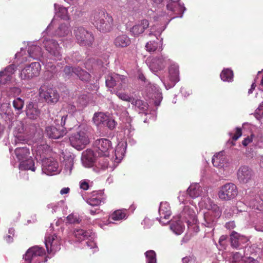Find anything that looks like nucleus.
Wrapping results in <instances>:
<instances>
[{"label": "nucleus", "mask_w": 263, "mask_h": 263, "mask_svg": "<svg viewBox=\"0 0 263 263\" xmlns=\"http://www.w3.org/2000/svg\"><path fill=\"white\" fill-rule=\"evenodd\" d=\"M93 24L97 29L103 32H110L113 28L114 20L111 15L104 11H95L92 15Z\"/></svg>", "instance_id": "obj_1"}, {"label": "nucleus", "mask_w": 263, "mask_h": 263, "mask_svg": "<svg viewBox=\"0 0 263 263\" xmlns=\"http://www.w3.org/2000/svg\"><path fill=\"white\" fill-rule=\"evenodd\" d=\"M77 43L81 46L86 47H92L95 41L93 33L83 27H75L73 30Z\"/></svg>", "instance_id": "obj_2"}, {"label": "nucleus", "mask_w": 263, "mask_h": 263, "mask_svg": "<svg viewBox=\"0 0 263 263\" xmlns=\"http://www.w3.org/2000/svg\"><path fill=\"white\" fill-rule=\"evenodd\" d=\"M71 145L78 150L84 149L90 142L89 133L86 130H79L69 137Z\"/></svg>", "instance_id": "obj_3"}, {"label": "nucleus", "mask_w": 263, "mask_h": 263, "mask_svg": "<svg viewBox=\"0 0 263 263\" xmlns=\"http://www.w3.org/2000/svg\"><path fill=\"white\" fill-rule=\"evenodd\" d=\"M39 96L43 99L48 104H55L60 99V95L58 91L48 84L41 85L39 91Z\"/></svg>", "instance_id": "obj_4"}, {"label": "nucleus", "mask_w": 263, "mask_h": 263, "mask_svg": "<svg viewBox=\"0 0 263 263\" xmlns=\"http://www.w3.org/2000/svg\"><path fill=\"white\" fill-rule=\"evenodd\" d=\"M51 149L47 144L38 145L36 149L35 159L36 163L42 164H51L53 158L51 157Z\"/></svg>", "instance_id": "obj_5"}, {"label": "nucleus", "mask_w": 263, "mask_h": 263, "mask_svg": "<svg viewBox=\"0 0 263 263\" xmlns=\"http://www.w3.org/2000/svg\"><path fill=\"white\" fill-rule=\"evenodd\" d=\"M106 85L109 88H113L117 85L116 93L118 91L122 92V90H125L127 87V79L123 76L115 73H110L106 76Z\"/></svg>", "instance_id": "obj_6"}, {"label": "nucleus", "mask_w": 263, "mask_h": 263, "mask_svg": "<svg viewBox=\"0 0 263 263\" xmlns=\"http://www.w3.org/2000/svg\"><path fill=\"white\" fill-rule=\"evenodd\" d=\"M238 194V189L233 183H227L220 186L218 191V198L222 201H229L234 199Z\"/></svg>", "instance_id": "obj_7"}, {"label": "nucleus", "mask_w": 263, "mask_h": 263, "mask_svg": "<svg viewBox=\"0 0 263 263\" xmlns=\"http://www.w3.org/2000/svg\"><path fill=\"white\" fill-rule=\"evenodd\" d=\"M116 95L123 101L131 102L139 113H145L148 109V104L142 100L135 99L132 96L120 91L116 92Z\"/></svg>", "instance_id": "obj_8"}, {"label": "nucleus", "mask_w": 263, "mask_h": 263, "mask_svg": "<svg viewBox=\"0 0 263 263\" xmlns=\"http://www.w3.org/2000/svg\"><path fill=\"white\" fill-rule=\"evenodd\" d=\"M93 147L99 156L105 157L109 156V152L112 148L111 142L106 138L96 140L93 143Z\"/></svg>", "instance_id": "obj_9"}, {"label": "nucleus", "mask_w": 263, "mask_h": 263, "mask_svg": "<svg viewBox=\"0 0 263 263\" xmlns=\"http://www.w3.org/2000/svg\"><path fill=\"white\" fill-rule=\"evenodd\" d=\"M41 70V65L38 62H32L25 66L21 71L20 77L22 80H29L37 77Z\"/></svg>", "instance_id": "obj_10"}, {"label": "nucleus", "mask_w": 263, "mask_h": 263, "mask_svg": "<svg viewBox=\"0 0 263 263\" xmlns=\"http://www.w3.org/2000/svg\"><path fill=\"white\" fill-rule=\"evenodd\" d=\"M45 243L48 253H54L61 249V239L55 234H48L45 237Z\"/></svg>", "instance_id": "obj_11"}, {"label": "nucleus", "mask_w": 263, "mask_h": 263, "mask_svg": "<svg viewBox=\"0 0 263 263\" xmlns=\"http://www.w3.org/2000/svg\"><path fill=\"white\" fill-rule=\"evenodd\" d=\"M146 63L154 72L163 70L167 64L166 61L162 56L149 57L146 60Z\"/></svg>", "instance_id": "obj_12"}, {"label": "nucleus", "mask_w": 263, "mask_h": 263, "mask_svg": "<svg viewBox=\"0 0 263 263\" xmlns=\"http://www.w3.org/2000/svg\"><path fill=\"white\" fill-rule=\"evenodd\" d=\"M43 44L46 50L55 59H61V48L57 41L52 39H46L43 41Z\"/></svg>", "instance_id": "obj_13"}, {"label": "nucleus", "mask_w": 263, "mask_h": 263, "mask_svg": "<svg viewBox=\"0 0 263 263\" xmlns=\"http://www.w3.org/2000/svg\"><path fill=\"white\" fill-rule=\"evenodd\" d=\"M45 254V250L43 248L39 246H33L27 250L24 258L28 263H31L34 260L39 261L36 258L42 257Z\"/></svg>", "instance_id": "obj_14"}, {"label": "nucleus", "mask_w": 263, "mask_h": 263, "mask_svg": "<svg viewBox=\"0 0 263 263\" xmlns=\"http://www.w3.org/2000/svg\"><path fill=\"white\" fill-rule=\"evenodd\" d=\"M14 153L17 159L20 162V164H24V163L27 162V164H34L35 162H32L30 159L31 157L30 156V151L29 149L26 147H17Z\"/></svg>", "instance_id": "obj_15"}, {"label": "nucleus", "mask_w": 263, "mask_h": 263, "mask_svg": "<svg viewBox=\"0 0 263 263\" xmlns=\"http://www.w3.org/2000/svg\"><path fill=\"white\" fill-rule=\"evenodd\" d=\"M253 173L247 165L241 166L238 171L237 178L239 181L243 183H247L253 179Z\"/></svg>", "instance_id": "obj_16"}, {"label": "nucleus", "mask_w": 263, "mask_h": 263, "mask_svg": "<svg viewBox=\"0 0 263 263\" xmlns=\"http://www.w3.org/2000/svg\"><path fill=\"white\" fill-rule=\"evenodd\" d=\"M16 68L15 65L11 64L6 67L4 70L0 71V84H5L10 82Z\"/></svg>", "instance_id": "obj_17"}, {"label": "nucleus", "mask_w": 263, "mask_h": 263, "mask_svg": "<svg viewBox=\"0 0 263 263\" xmlns=\"http://www.w3.org/2000/svg\"><path fill=\"white\" fill-rule=\"evenodd\" d=\"M149 23L146 19L142 20L138 24L134 25L129 29L130 35L134 37H138L143 33L149 26Z\"/></svg>", "instance_id": "obj_18"}, {"label": "nucleus", "mask_w": 263, "mask_h": 263, "mask_svg": "<svg viewBox=\"0 0 263 263\" xmlns=\"http://www.w3.org/2000/svg\"><path fill=\"white\" fill-rule=\"evenodd\" d=\"M25 112L27 117L32 120L37 119L41 114V111L37 105L32 102H29L26 105Z\"/></svg>", "instance_id": "obj_19"}, {"label": "nucleus", "mask_w": 263, "mask_h": 263, "mask_svg": "<svg viewBox=\"0 0 263 263\" xmlns=\"http://www.w3.org/2000/svg\"><path fill=\"white\" fill-rule=\"evenodd\" d=\"M46 133L47 136L50 138L59 139L66 134V132L63 129H58L52 126H49L46 128Z\"/></svg>", "instance_id": "obj_20"}, {"label": "nucleus", "mask_w": 263, "mask_h": 263, "mask_svg": "<svg viewBox=\"0 0 263 263\" xmlns=\"http://www.w3.org/2000/svg\"><path fill=\"white\" fill-rule=\"evenodd\" d=\"M131 43L130 38L126 34L117 36L114 41V44L117 48H124Z\"/></svg>", "instance_id": "obj_21"}, {"label": "nucleus", "mask_w": 263, "mask_h": 263, "mask_svg": "<svg viewBox=\"0 0 263 263\" xmlns=\"http://www.w3.org/2000/svg\"><path fill=\"white\" fill-rule=\"evenodd\" d=\"M81 160L83 164H91L96 162V157L92 150L87 149L82 153Z\"/></svg>", "instance_id": "obj_22"}, {"label": "nucleus", "mask_w": 263, "mask_h": 263, "mask_svg": "<svg viewBox=\"0 0 263 263\" xmlns=\"http://www.w3.org/2000/svg\"><path fill=\"white\" fill-rule=\"evenodd\" d=\"M159 213L161 219H169L171 215V208L167 202H161L160 204Z\"/></svg>", "instance_id": "obj_23"}, {"label": "nucleus", "mask_w": 263, "mask_h": 263, "mask_svg": "<svg viewBox=\"0 0 263 263\" xmlns=\"http://www.w3.org/2000/svg\"><path fill=\"white\" fill-rule=\"evenodd\" d=\"M169 78L171 81L176 83L179 80V66L177 64H172L168 69Z\"/></svg>", "instance_id": "obj_24"}, {"label": "nucleus", "mask_w": 263, "mask_h": 263, "mask_svg": "<svg viewBox=\"0 0 263 263\" xmlns=\"http://www.w3.org/2000/svg\"><path fill=\"white\" fill-rule=\"evenodd\" d=\"M28 53L29 58L37 59L42 56V49L39 46L31 45L28 47Z\"/></svg>", "instance_id": "obj_25"}, {"label": "nucleus", "mask_w": 263, "mask_h": 263, "mask_svg": "<svg viewBox=\"0 0 263 263\" xmlns=\"http://www.w3.org/2000/svg\"><path fill=\"white\" fill-rule=\"evenodd\" d=\"M182 215L186 219V222L188 225L192 223L190 220L194 222L195 218V213L193 209L190 208L189 206H184L183 210L182 212Z\"/></svg>", "instance_id": "obj_26"}, {"label": "nucleus", "mask_w": 263, "mask_h": 263, "mask_svg": "<svg viewBox=\"0 0 263 263\" xmlns=\"http://www.w3.org/2000/svg\"><path fill=\"white\" fill-rule=\"evenodd\" d=\"M187 192L190 197L194 198L199 196L202 191L199 184H194L189 186Z\"/></svg>", "instance_id": "obj_27"}, {"label": "nucleus", "mask_w": 263, "mask_h": 263, "mask_svg": "<svg viewBox=\"0 0 263 263\" xmlns=\"http://www.w3.org/2000/svg\"><path fill=\"white\" fill-rule=\"evenodd\" d=\"M61 168L58 165H42V172L47 175H54L58 174Z\"/></svg>", "instance_id": "obj_28"}, {"label": "nucleus", "mask_w": 263, "mask_h": 263, "mask_svg": "<svg viewBox=\"0 0 263 263\" xmlns=\"http://www.w3.org/2000/svg\"><path fill=\"white\" fill-rule=\"evenodd\" d=\"M73 234L78 240L82 241L89 237L90 233L83 229H76L73 231Z\"/></svg>", "instance_id": "obj_29"}, {"label": "nucleus", "mask_w": 263, "mask_h": 263, "mask_svg": "<svg viewBox=\"0 0 263 263\" xmlns=\"http://www.w3.org/2000/svg\"><path fill=\"white\" fill-rule=\"evenodd\" d=\"M108 116L104 113H96L93 117V120L97 125H102L104 126L106 121L108 120Z\"/></svg>", "instance_id": "obj_30"}, {"label": "nucleus", "mask_w": 263, "mask_h": 263, "mask_svg": "<svg viewBox=\"0 0 263 263\" xmlns=\"http://www.w3.org/2000/svg\"><path fill=\"white\" fill-rule=\"evenodd\" d=\"M233 72L229 68L224 69L220 73L221 79L224 82H231L233 80Z\"/></svg>", "instance_id": "obj_31"}, {"label": "nucleus", "mask_w": 263, "mask_h": 263, "mask_svg": "<svg viewBox=\"0 0 263 263\" xmlns=\"http://www.w3.org/2000/svg\"><path fill=\"white\" fill-rule=\"evenodd\" d=\"M126 216L125 210H118L114 211L109 216V218L113 220H120Z\"/></svg>", "instance_id": "obj_32"}, {"label": "nucleus", "mask_w": 263, "mask_h": 263, "mask_svg": "<svg viewBox=\"0 0 263 263\" xmlns=\"http://www.w3.org/2000/svg\"><path fill=\"white\" fill-rule=\"evenodd\" d=\"M76 74L78 77L83 81H88L90 79V74L79 67L76 69Z\"/></svg>", "instance_id": "obj_33"}, {"label": "nucleus", "mask_w": 263, "mask_h": 263, "mask_svg": "<svg viewBox=\"0 0 263 263\" xmlns=\"http://www.w3.org/2000/svg\"><path fill=\"white\" fill-rule=\"evenodd\" d=\"M171 229L177 234H180L184 229V226L182 224L181 220L173 221L171 224Z\"/></svg>", "instance_id": "obj_34"}, {"label": "nucleus", "mask_w": 263, "mask_h": 263, "mask_svg": "<svg viewBox=\"0 0 263 263\" xmlns=\"http://www.w3.org/2000/svg\"><path fill=\"white\" fill-rule=\"evenodd\" d=\"M69 28L65 24H62L55 31V34L59 36H64L67 35L69 33Z\"/></svg>", "instance_id": "obj_35"}, {"label": "nucleus", "mask_w": 263, "mask_h": 263, "mask_svg": "<svg viewBox=\"0 0 263 263\" xmlns=\"http://www.w3.org/2000/svg\"><path fill=\"white\" fill-rule=\"evenodd\" d=\"M239 234L235 231H233L230 235L231 246L234 248H237L239 246Z\"/></svg>", "instance_id": "obj_36"}, {"label": "nucleus", "mask_w": 263, "mask_h": 263, "mask_svg": "<svg viewBox=\"0 0 263 263\" xmlns=\"http://www.w3.org/2000/svg\"><path fill=\"white\" fill-rule=\"evenodd\" d=\"M244 261L242 255L239 252L233 253L230 258V263H244Z\"/></svg>", "instance_id": "obj_37"}, {"label": "nucleus", "mask_w": 263, "mask_h": 263, "mask_svg": "<svg viewBox=\"0 0 263 263\" xmlns=\"http://www.w3.org/2000/svg\"><path fill=\"white\" fill-rule=\"evenodd\" d=\"M147 263H156V254L154 251L149 250L145 252Z\"/></svg>", "instance_id": "obj_38"}, {"label": "nucleus", "mask_w": 263, "mask_h": 263, "mask_svg": "<svg viewBox=\"0 0 263 263\" xmlns=\"http://www.w3.org/2000/svg\"><path fill=\"white\" fill-rule=\"evenodd\" d=\"M251 143H253L255 146H259V143L257 142V138L255 137L254 135H251L250 136L247 137L242 142V145L245 146H247Z\"/></svg>", "instance_id": "obj_39"}, {"label": "nucleus", "mask_w": 263, "mask_h": 263, "mask_svg": "<svg viewBox=\"0 0 263 263\" xmlns=\"http://www.w3.org/2000/svg\"><path fill=\"white\" fill-rule=\"evenodd\" d=\"M11 113V105L9 103H3L0 105V114L9 115Z\"/></svg>", "instance_id": "obj_40"}, {"label": "nucleus", "mask_w": 263, "mask_h": 263, "mask_svg": "<svg viewBox=\"0 0 263 263\" xmlns=\"http://www.w3.org/2000/svg\"><path fill=\"white\" fill-rule=\"evenodd\" d=\"M77 67H72L70 66H66L64 68L63 71L65 75L68 77H71L76 74V69Z\"/></svg>", "instance_id": "obj_41"}, {"label": "nucleus", "mask_w": 263, "mask_h": 263, "mask_svg": "<svg viewBox=\"0 0 263 263\" xmlns=\"http://www.w3.org/2000/svg\"><path fill=\"white\" fill-rule=\"evenodd\" d=\"M66 218L69 223H80L81 221L79 216L73 213L69 215Z\"/></svg>", "instance_id": "obj_42"}, {"label": "nucleus", "mask_w": 263, "mask_h": 263, "mask_svg": "<svg viewBox=\"0 0 263 263\" xmlns=\"http://www.w3.org/2000/svg\"><path fill=\"white\" fill-rule=\"evenodd\" d=\"M145 48L148 52H154L158 48V43L155 41H149L146 43Z\"/></svg>", "instance_id": "obj_43"}, {"label": "nucleus", "mask_w": 263, "mask_h": 263, "mask_svg": "<svg viewBox=\"0 0 263 263\" xmlns=\"http://www.w3.org/2000/svg\"><path fill=\"white\" fill-rule=\"evenodd\" d=\"M204 219L206 223L205 226L207 227L212 228L214 225V219L212 216L210 214L209 212L204 214Z\"/></svg>", "instance_id": "obj_44"}, {"label": "nucleus", "mask_w": 263, "mask_h": 263, "mask_svg": "<svg viewBox=\"0 0 263 263\" xmlns=\"http://www.w3.org/2000/svg\"><path fill=\"white\" fill-rule=\"evenodd\" d=\"M13 106L15 109L20 110L24 106V101L21 98H17L13 101Z\"/></svg>", "instance_id": "obj_45"}, {"label": "nucleus", "mask_w": 263, "mask_h": 263, "mask_svg": "<svg viewBox=\"0 0 263 263\" xmlns=\"http://www.w3.org/2000/svg\"><path fill=\"white\" fill-rule=\"evenodd\" d=\"M14 231L15 230L13 228H10L8 230V234L4 236V239L7 242L9 243L13 241V237L15 234Z\"/></svg>", "instance_id": "obj_46"}, {"label": "nucleus", "mask_w": 263, "mask_h": 263, "mask_svg": "<svg viewBox=\"0 0 263 263\" xmlns=\"http://www.w3.org/2000/svg\"><path fill=\"white\" fill-rule=\"evenodd\" d=\"M89 168H92L93 171L96 173H99L101 171H105L108 168V165H85Z\"/></svg>", "instance_id": "obj_47"}, {"label": "nucleus", "mask_w": 263, "mask_h": 263, "mask_svg": "<svg viewBox=\"0 0 263 263\" xmlns=\"http://www.w3.org/2000/svg\"><path fill=\"white\" fill-rule=\"evenodd\" d=\"M57 15L62 19L66 20L68 18L67 9L64 7H60Z\"/></svg>", "instance_id": "obj_48"}, {"label": "nucleus", "mask_w": 263, "mask_h": 263, "mask_svg": "<svg viewBox=\"0 0 263 263\" xmlns=\"http://www.w3.org/2000/svg\"><path fill=\"white\" fill-rule=\"evenodd\" d=\"M63 162L65 164H73L76 163L75 157L71 155H64Z\"/></svg>", "instance_id": "obj_49"}, {"label": "nucleus", "mask_w": 263, "mask_h": 263, "mask_svg": "<svg viewBox=\"0 0 263 263\" xmlns=\"http://www.w3.org/2000/svg\"><path fill=\"white\" fill-rule=\"evenodd\" d=\"M59 118L56 119L54 121L55 124L60 125L63 128L65 125L66 119L67 117V116H57Z\"/></svg>", "instance_id": "obj_50"}, {"label": "nucleus", "mask_w": 263, "mask_h": 263, "mask_svg": "<svg viewBox=\"0 0 263 263\" xmlns=\"http://www.w3.org/2000/svg\"><path fill=\"white\" fill-rule=\"evenodd\" d=\"M166 8L167 10H169L171 11H172L173 10H174V8H179L180 9H181V5L179 3L174 2H169L166 5Z\"/></svg>", "instance_id": "obj_51"}, {"label": "nucleus", "mask_w": 263, "mask_h": 263, "mask_svg": "<svg viewBox=\"0 0 263 263\" xmlns=\"http://www.w3.org/2000/svg\"><path fill=\"white\" fill-rule=\"evenodd\" d=\"M102 200L100 198H91L87 201V203L92 206H98L100 204Z\"/></svg>", "instance_id": "obj_52"}, {"label": "nucleus", "mask_w": 263, "mask_h": 263, "mask_svg": "<svg viewBox=\"0 0 263 263\" xmlns=\"http://www.w3.org/2000/svg\"><path fill=\"white\" fill-rule=\"evenodd\" d=\"M241 128L238 127L236 128V131L234 134L231 133H230V136L232 137V139L234 141L237 140L241 136Z\"/></svg>", "instance_id": "obj_53"}, {"label": "nucleus", "mask_w": 263, "mask_h": 263, "mask_svg": "<svg viewBox=\"0 0 263 263\" xmlns=\"http://www.w3.org/2000/svg\"><path fill=\"white\" fill-rule=\"evenodd\" d=\"M116 125L115 121L114 119L110 118L109 117H108V120L106 121L104 126L108 127L110 129H112L114 128Z\"/></svg>", "instance_id": "obj_54"}, {"label": "nucleus", "mask_w": 263, "mask_h": 263, "mask_svg": "<svg viewBox=\"0 0 263 263\" xmlns=\"http://www.w3.org/2000/svg\"><path fill=\"white\" fill-rule=\"evenodd\" d=\"M123 154L122 153H120L118 150V148L116 149L115 151V156L116 158L115 159V163H119L121 162L122 159L123 158Z\"/></svg>", "instance_id": "obj_55"}, {"label": "nucleus", "mask_w": 263, "mask_h": 263, "mask_svg": "<svg viewBox=\"0 0 263 263\" xmlns=\"http://www.w3.org/2000/svg\"><path fill=\"white\" fill-rule=\"evenodd\" d=\"M155 26H152L151 28V30H150L149 32L148 33V35L149 36H151L152 35H153L155 36L156 37V38L158 39V35H160V34L161 33L162 30L154 31V30L155 29Z\"/></svg>", "instance_id": "obj_56"}, {"label": "nucleus", "mask_w": 263, "mask_h": 263, "mask_svg": "<svg viewBox=\"0 0 263 263\" xmlns=\"http://www.w3.org/2000/svg\"><path fill=\"white\" fill-rule=\"evenodd\" d=\"M181 8H174V10H173L172 12H173L175 14H176L177 15H180L181 16L183 13L184 12V11L185 10V8L184 7L181 5Z\"/></svg>", "instance_id": "obj_57"}, {"label": "nucleus", "mask_w": 263, "mask_h": 263, "mask_svg": "<svg viewBox=\"0 0 263 263\" xmlns=\"http://www.w3.org/2000/svg\"><path fill=\"white\" fill-rule=\"evenodd\" d=\"M35 165H18L19 170H31L34 172L35 170Z\"/></svg>", "instance_id": "obj_58"}, {"label": "nucleus", "mask_w": 263, "mask_h": 263, "mask_svg": "<svg viewBox=\"0 0 263 263\" xmlns=\"http://www.w3.org/2000/svg\"><path fill=\"white\" fill-rule=\"evenodd\" d=\"M258 260L252 257H247L245 259L244 263H258Z\"/></svg>", "instance_id": "obj_59"}, {"label": "nucleus", "mask_w": 263, "mask_h": 263, "mask_svg": "<svg viewBox=\"0 0 263 263\" xmlns=\"http://www.w3.org/2000/svg\"><path fill=\"white\" fill-rule=\"evenodd\" d=\"M25 141L24 136L22 135H17L15 136V142L16 143H22Z\"/></svg>", "instance_id": "obj_60"}, {"label": "nucleus", "mask_w": 263, "mask_h": 263, "mask_svg": "<svg viewBox=\"0 0 263 263\" xmlns=\"http://www.w3.org/2000/svg\"><path fill=\"white\" fill-rule=\"evenodd\" d=\"M16 128L17 129L18 132L19 133H23L25 132L24 129V125L22 122H19Z\"/></svg>", "instance_id": "obj_61"}, {"label": "nucleus", "mask_w": 263, "mask_h": 263, "mask_svg": "<svg viewBox=\"0 0 263 263\" xmlns=\"http://www.w3.org/2000/svg\"><path fill=\"white\" fill-rule=\"evenodd\" d=\"M227 237L226 236L222 235L221 236L219 240V243L220 246H221L222 247H224L226 245V240Z\"/></svg>", "instance_id": "obj_62"}, {"label": "nucleus", "mask_w": 263, "mask_h": 263, "mask_svg": "<svg viewBox=\"0 0 263 263\" xmlns=\"http://www.w3.org/2000/svg\"><path fill=\"white\" fill-rule=\"evenodd\" d=\"M256 113L258 114L259 116L263 115V101L256 110Z\"/></svg>", "instance_id": "obj_63"}, {"label": "nucleus", "mask_w": 263, "mask_h": 263, "mask_svg": "<svg viewBox=\"0 0 263 263\" xmlns=\"http://www.w3.org/2000/svg\"><path fill=\"white\" fill-rule=\"evenodd\" d=\"M226 227L229 230L233 229L235 227V223L234 221H230L226 224Z\"/></svg>", "instance_id": "obj_64"}]
</instances>
